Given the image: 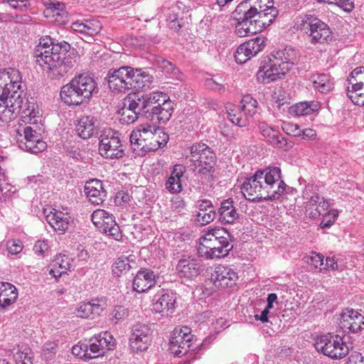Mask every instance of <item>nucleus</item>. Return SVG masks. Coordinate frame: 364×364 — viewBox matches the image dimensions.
Here are the masks:
<instances>
[{
    "label": "nucleus",
    "instance_id": "1",
    "mask_svg": "<svg viewBox=\"0 0 364 364\" xmlns=\"http://www.w3.org/2000/svg\"><path fill=\"white\" fill-rule=\"evenodd\" d=\"M25 97L21 73L12 68L0 69V120L7 123L21 114L25 124H19L16 130L18 146L38 154L47 147L37 130L39 109L33 99L31 101Z\"/></svg>",
    "mask_w": 364,
    "mask_h": 364
},
{
    "label": "nucleus",
    "instance_id": "2",
    "mask_svg": "<svg viewBox=\"0 0 364 364\" xmlns=\"http://www.w3.org/2000/svg\"><path fill=\"white\" fill-rule=\"evenodd\" d=\"M278 14L272 0H244L232 12L235 33L240 37L259 33L273 23Z\"/></svg>",
    "mask_w": 364,
    "mask_h": 364
},
{
    "label": "nucleus",
    "instance_id": "3",
    "mask_svg": "<svg viewBox=\"0 0 364 364\" xmlns=\"http://www.w3.org/2000/svg\"><path fill=\"white\" fill-rule=\"evenodd\" d=\"M287 185L282 180L281 169L269 166L257 170L241 186L244 197L251 201L277 200L284 193Z\"/></svg>",
    "mask_w": 364,
    "mask_h": 364
},
{
    "label": "nucleus",
    "instance_id": "4",
    "mask_svg": "<svg viewBox=\"0 0 364 364\" xmlns=\"http://www.w3.org/2000/svg\"><path fill=\"white\" fill-rule=\"evenodd\" d=\"M36 62L52 78L65 75L74 65L70 55L61 50V46L55 44L51 38L45 36L39 40L34 51Z\"/></svg>",
    "mask_w": 364,
    "mask_h": 364
},
{
    "label": "nucleus",
    "instance_id": "5",
    "mask_svg": "<svg viewBox=\"0 0 364 364\" xmlns=\"http://www.w3.org/2000/svg\"><path fill=\"white\" fill-rule=\"evenodd\" d=\"M145 117L151 122L164 124L173 113V102L161 92H154L141 96L132 95Z\"/></svg>",
    "mask_w": 364,
    "mask_h": 364
},
{
    "label": "nucleus",
    "instance_id": "6",
    "mask_svg": "<svg viewBox=\"0 0 364 364\" xmlns=\"http://www.w3.org/2000/svg\"><path fill=\"white\" fill-rule=\"evenodd\" d=\"M159 122L140 124L130 134V143L134 151L139 154H145L164 146L168 141V136Z\"/></svg>",
    "mask_w": 364,
    "mask_h": 364
},
{
    "label": "nucleus",
    "instance_id": "7",
    "mask_svg": "<svg viewBox=\"0 0 364 364\" xmlns=\"http://www.w3.org/2000/svg\"><path fill=\"white\" fill-rule=\"evenodd\" d=\"M232 248L230 233L223 228H214L204 230L198 252L207 259H215L227 256Z\"/></svg>",
    "mask_w": 364,
    "mask_h": 364
},
{
    "label": "nucleus",
    "instance_id": "8",
    "mask_svg": "<svg viewBox=\"0 0 364 364\" xmlns=\"http://www.w3.org/2000/svg\"><path fill=\"white\" fill-rule=\"evenodd\" d=\"M97 92V83L92 77L80 75L62 87L60 95L65 104L69 106L80 105Z\"/></svg>",
    "mask_w": 364,
    "mask_h": 364
},
{
    "label": "nucleus",
    "instance_id": "9",
    "mask_svg": "<svg viewBox=\"0 0 364 364\" xmlns=\"http://www.w3.org/2000/svg\"><path fill=\"white\" fill-rule=\"evenodd\" d=\"M296 25L299 29L304 31L314 45L329 43L333 40L331 28L314 14L299 16Z\"/></svg>",
    "mask_w": 364,
    "mask_h": 364
},
{
    "label": "nucleus",
    "instance_id": "10",
    "mask_svg": "<svg viewBox=\"0 0 364 364\" xmlns=\"http://www.w3.org/2000/svg\"><path fill=\"white\" fill-rule=\"evenodd\" d=\"M186 160L189 167L201 177L208 176L213 171L215 155L213 150L204 143H196L190 147V155Z\"/></svg>",
    "mask_w": 364,
    "mask_h": 364
},
{
    "label": "nucleus",
    "instance_id": "11",
    "mask_svg": "<svg viewBox=\"0 0 364 364\" xmlns=\"http://www.w3.org/2000/svg\"><path fill=\"white\" fill-rule=\"evenodd\" d=\"M99 153L106 159H119L124 155V146L122 144L118 132L112 129H105L99 137Z\"/></svg>",
    "mask_w": 364,
    "mask_h": 364
},
{
    "label": "nucleus",
    "instance_id": "12",
    "mask_svg": "<svg viewBox=\"0 0 364 364\" xmlns=\"http://www.w3.org/2000/svg\"><path fill=\"white\" fill-rule=\"evenodd\" d=\"M316 348L332 359H341L349 352V348L343 341V337L338 335L322 336L317 341Z\"/></svg>",
    "mask_w": 364,
    "mask_h": 364
},
{
    "label": "nucleus",
    "instance_id": "13",
    "mask_svg": "<svg viewBox=\"0 0 364 364\" xmlns=\"http://www.w3.org/2000/svg\"><path fill=\"white\" fill-rule=\"evenodd\" d=\"M91 220L100 232L119 241L122 235L112 214L105 210L97 209L91 215Z\"/></svg>",
    "mask_w": 364,
    "mask_h": 364
},
{
    "label": "nucleus",
    "instance_id": "14",
    "mask_svg": "<svg viewBox=\"0 0 364 364\" xmlns=\"http://www.w3.org/2000/svg\"><path fill=\"white\" fill-rule=\"evenodd\" d=\"M187 326L175 328L170 339V350L178 357L185 355L191 348L193 336Z\"/></svg>",
    "mask_w": 364,
    "mask_h": 364
},
{
    "label": "nucleus",
    "instance_id": "15",
    "mask_svg": "<svg viewBox=\"0 0 364 364\" xmlns=\"http://www.w3.org/2000/svg\"><path fill=\"white\" fill-rule=\"evenodd\" d=\"M151 341V328L141 323L134 324L132 328V333L129 337V346L134 353L146 350Z\"/></svg>",
    "mask_w": 364,
    "mask_h": 364
},
{
    "label": "nucleus",
    "instance_id": "16",
    "mask_svg": "<svg viewBox=\"0 0 364 364\" xmlns=\"http://www.w3.org/2000/svg\"><path fill=\"white\" fill-rule=\"evenodd\" d=\"M133 68L122 66L119 69H111L107 74L109 87L112 90L124 92L130 90Z\"/></svg>",
    "mask_w": 364,
    "mask_h": 364
},
{
    "label": "nucleus",
    "instance_id": "17",
    "mask_svg": "<svg viewBox=\"0 0 364 364\" xmlns=\"http://www.w3.org/2000/svg\"><path fill=\"white\" fill-rule=\"evenodd\" d=\"M287 73V68H284L278 60L273 58L260 67L257 73V79L261 83L268 84L281 79Z\"/></svg>",
    "mask_w": 364,
    "mask_h": 364
},
{
    "label": "nucleus",
    "instance_id": "18",
    "mask_svg": "<svg viewBox=\"0 0 364 364\" xmlns=\"http://www.w3.org/2000/svg\"><path fill=\"white\" fill-rule=\"evenodd\" d=\"M264 43V38L258 36L241 44L235 53V61L239 64L246 63L263 50Z\"/></svg>",
    "mask_w": 364,
    "mask_h": 364
},
{
    "label": "nucleus",
    "instance_id": "19",
    "mask_svg": "<svg viewBox=\"0 0 364 364\" xmlns=\"http://www.w3.org/2000/svg\"><path fill=\"white\" fill-rule=\"evenodd\" d=\"M43 213L48 223L60 234L65 232L73 223L72 217L68 213L55 208L44 209Z\"/></svg>",
    "mask_w": 364,
    "mask_h": 364
},
{
    "label": "nucleus",
    "instance_id": "20",
    "mask_svg": "<svg viewBox=\"0 0 364 364\" xmlns=\"http://www.w3.org/2000/svg\"><path fill=\"white\" fill-rule=\"evenodd\" d=\"M340 327L345 332L356 333L364 329V316L352 309L341 315Z\"/></svg>",
    "mask_w": 364,
    "mask_h": 364
},
{
    "label": "nucleus",
    "instance_id": "21",
    "mask_svg": "<svg viewBox=\"0 0 364 364\" xmlns=\"http://www.w3.org/2000/svg\"><path fill=\"white\" fill-rule=\"evenodd\" d=\"M176 270L180 277L192 279L203 271L202 260L193 257L182 258L178 262Z\"/></svg>",
    "mask_w": 364,
    "mask_h": 364
},
{
    "label": "nucleus",
    "instance_id": "22",
    "mask_svg": "<svg viewBox=\"0 0 364 364\" xmlns=\"http://www.w3.org/2000/svg\"><path fill=\"white\" fill-rule=\"evenodd\" d=\"M214 284L221 288L232 287L238 280L237 273L231 267L219 265L216 267L212 274Z\"/></svg>",
    "mask_w": 364,
    "mask_h": 364
},
{
    "label": "nucleus",
    "instance_id": "23",
    "mask_svg": "<svg viewBox=\"0 0 364 364\" xmlns=\"http://www.w3.org/2000/svg\"><path fill=\"white\" fill-rule=\"evenodd\" d=\"M71 29L84 37H92L102 29V23L96 18L77 20L72 23Z\"/></svg>",
    "mask_w": 364,
    "mask_h": 364
},
{
    "label": "nucleus",
    "instance_id": "24",
    "mask_svg": "<svg viewBox=\"0 0 364 364\" xmlns=\"http://www.w3.org/2000/svg\"><path fill=\"white\" fill-rule=\"evenodd\" d=\"M119 121L122 124H132L140 115H143L132 95H129L124 100L123 107L119 111Z\"/></svg>",
    "mask_w": 364,
    "mask_h": 364
},
{
    "label": "nucleus",
    "instance_id": "25",
    "mask_svg": "<svg viewBox=\"0 0 364 364\" xmlns=\"http://www.w3.org/2000/svg\"><path fill=\"white\" fill-rule=\"evenodd\" d=\"M259 129L260 133L268 140V141L274 147L289 149L291 144H289L285 138L279 133V132L271 126H268L265 122H259Z\"/></svg>",
    "mask_w": 364,
    "mask_h": 364
},
{
    "label": "nucleus",
    "instance_id": "26",
    "mask_svg": "<svg viewBox=\"0 0 364 364\" xmlns=\"http://www.w3.org/2000/svg\"><path fill=\"white\" fill-rule=\"evenodd\" d=\"M99 122L92 115L82 116L76 125V132L80 137L87 139L98 133Z\"/></svg>",
    "mask_w": 364,
    "mask_h": 364
},
{
    "label": "nucleus",
    "instance_id": "27",
    "mask_svg": "<svg viewBox=\"0 0 364 364\" xmlns=\"http://www.w3.org/2000/svg\"><path fill=\"white\" fill-rule=\"evenodd\" d=\"M272 55L281 65L287 68V72L298 63L300 57L299 51L291 46L274 51Z\"/></svg>",
    "mask_w": 364,
    "mask_h": 364
},
{
    "label": "nucleus",
    "instance_id": "28",
    "mask_svg": "<svg viewBox=\"0 0 364 364\" xmlns=\"http://www.w3.org/2000/svg\"><path fill=\"white\" fill-rule=\"evenodd\" d=\"M216 213L218 215V220L222 224H233L240 218V215L234 205V201L231 199L222 201Z\"/></svg>",
    "mask_w": 364,
    "mask_h": 364
},
{
    "label": "nucleus",
    "instance_id": "29",
    "mask_svg": "<svg viewBox=\"0 0 364 364\" xmlns=\"http://www.w3.org/2000/svg\"><path fill=\"white\" fill-rule=\"evenodd\" d=\"M197 208L198 211L195 215V220L202 225H205L213 221L217 215L213 203L209 200H198Z\"/></svg>",
    "mask_w": 364,
    "mask_h": 364
},
{
    "label": "nucleus",
    "instance_id": "30",
    "mask_svg": "<svg viewBox=\"0 0 364 364\" xmlns=\"http://www.w3.org/2000/svg\"><path fill=\"white\" fill-rule=\"evenodd\" d=\"M85 193L89 200L95 205L103 202L106 196L102 182L98 179H93L86 183Z\"/></svg>",
    "mask_w": 364,
    "mask_h": 364
},
{
    "label": "nucleus",
    "instance_id": "31",
    "mask_svg": "<svg viewBox=\"0 0 364 364\" xmlns=\"http://www.w3.org/2000/svg\"><path fill=\"white\" fill-rule=\"evenodd\" d=\"M154 284V273L147 269L139 271L133 280V289L137 293H144Z\"/></svg>",
    "mask_w": 364,
    "mask_h": 364
},
{
    "label": "nucleus",
    "instance_id": "32",
    "mask_svg": "<svg viewBox=\"0 0 364 364\" xmlns=\"http://www.w3.org/2000/svg\"><path fill=\"white\" fill-rule=\"evenodd\" d=\"M44 15L48 21L58 24H65L68 20L65 5L62 2L50 3L44 10Z\"/></svg>",
    "mask_w": 364,
    "mask_h": 364
},
{
    "label": "nucleus",
    "instance_id": "33",
    "mask_svg": "<svg viewBox=\"0 0 364 364\" xmlns=\"http://www.w3.org/2000/svg\"><path fill=\"white\" fill-rule=\"evenodd\" d=\"M74 260L65 254L56 255L52 263L49 274L55 278L60 277L74 268Z\"/></svg>",
    "mask_w": 364,
    "mask_h": 364
},
{
    "label": "nucleus",
    "instance_id": "34",
    "mask_svg": "<svg viewBox=\"0 0 364 364\" xmlns=\"http://www.w3.org/2000/svg\"><path fill=\"white\" fill-rule=\"evenodd\" d=\"M185 168L181 165H175L170 176L166 182V188L172 193H180L182 191L181 178L183 176Z\"/></svg>",
    "mask_w": 364,
    "mask_h": 364
},
{
    "label": "nucleus",
    "instance_id": "35",
    "mask_svg": "<svg viewBox=\"0 0 364 364\" xmlns=\"http://www.w3.org/2000/svg\"><path fill=\"white\" fill-rule=\"evenodd\" d=\"M226 109L228 118L233 124L240 127L248 124L250 118L247 113L243 112L241 106L229 105Z\"/></svg>",
    "mask_w": 364,
    "mask_h": 364
},
{
    "label": "nucleus",
    "instance_id": "36",
    "mask_svg": "<svg viewBox=\"0 0 364 364\" xmlns=\"http://www.w3.org/2000/svg\"><path fill=\"white\" fill-rule=\"evenodd\" d=\"M102 311V306L99 298L90 302H83L76 309V314L81 318H88L91 315H99Z\"/></svg>",
    "mask_w": 364,
    "mask_h": 364
},
{
    "label": "nucleus",
    "instance_id": "37",
    "mask_svg": "<svg viewBox=\"0 0 364 364\" xmlns=\"http://www.w3.org/2000/svg\"><path fill=\"white\" fill-rule=\"evenodd\" d=\"M151 77L141 69H134L132 74L130 89L143 90L149 87L151 82Z\"/></svg>",
    "mask_w": 364,
    "mask_h": 364
},
{
    "label": "nucleus",
    "instance_id": "38",
    "mask_svg": "<svg viewBox=\"0 0 364 364\" xmlns=\"http://www.w3.org/2000/svg\"><path fill=\"white\" fill-rule=\"evenodd\" d=\"M320 107V103L317 101L301 102L291 107V113L298 117L310 115L318 110Z\"/></svg>",
    "mask_w": 364,
    "mask_h": 364
},
{
    "label": "nucleus",
    "instance_id": "39",
    "mask_svg": "<svg viewBox=\"0 0 364 364\" xmlns=\"http://www.w3.org/2000/svg\"><path fill=\"white\" fill-rule=\"evenodd\" d=\"M314 87L321 93H327L333 89V83L327 74H315L311 77Z\"/></svg>",
    "mask_w": 364,
    "mask_h": 364
},
{
    "label": "nucleus",
    "instance_id": "40",
    "mask_svg": "<svg viewBox=\"0 0 364 364\" xmlns=\"http://www.w3.org/2000/svg\"><path fill=\"white\" fill-rule=\"evenodd\" d=\"M90 341L97 342L105 353L108 350H114L116 346V340L108 331L95 335L90 338Z\"/></svg>",
    "mask_w": 364,
    "mask_h": 364
},
{
    "label": "nucleus",
    "instance_id": "41",
    "mask_svg": "<svg viewBox=\"0 0 364 364\" xmlns=\"http://www.w3.org/2000/svg\"><path fill=\"white\" fill-rule=\"evenodd\" d=\"M303 197L305 200H306V210L309 213L313 211V208H316L323 198L320 196L317 192L314 191V186L312 185H308L306 186L303 193Z\"/></svg>",
    "mask_w": 364,
    "mask_h": 364
},
{
    "label": "nucleus",
    "instance_id": "42",
    "mask_svg": "<svg viewBox=\"0 0 364 364\" xmlns=\"http://www.w3.org/2000/svg\"><path fill=\"white\" fill-rule=\"evenodd\" d=\"M130 257L122 255L118 257L112 265V274L116 277L125 274L131 269Z\"/></svg>",
    "mask_w": 364,
    "mask_h": 364
},
{
    "label": "nucleus",
    "instance_id": "43",
    "mask_svg": "<svg viewBox=\"0 0 364 364\" xmlns=\"http://www.w3.org/2000/svg\"><path fill=\"white\" fill-rule=\"evenodd\" d=\"M154 64L157 65L162 71L171 78H178L180 72L171 62L163 58H156L154 59Z\"/></svg>",
    "mask_w": 364,
    "mask_h": 364
},
{
    "label": "nucleus",
    "instance_id": "44",
    "mask_svg": "<svg viewBox=\"0 0 364 364\" xmlns=\"http://www.w3.org/2000/svg\"><path fill=\"white\" fill-rule=\"evenodd\" d=\"M14 360L16 364H33V353L26 346H18V350L14 353Z\"/></svg>",
    "mask_w": 364,
    "mask_h": 364
},
{
    "label": "nucleus",
    "instance_id": "45",
    "mask_svg": "<svg viewBox=\"0 0 364 364\" xmlns=\"http://www.w3.org/2000/svg\"><path fill=\"white\" fill-rule=\"evenodd\" d=\"M173 297H159L152 304V311L156 313H164L165 311H172L175 306V299Z\"/></svg>",
    "mask_w": 364,
    "mask_h": 364
},
{
    "label": "nucleus",
    "instance_id": "46",
    "mask_svg": "<svg viewBox=\"0 0 364 364\" xmlns=\"http://www.w3.org/2000/svg\"><path fill=\"white\" fill-rule=\"evenodd\" d=\"M240 106L243 112L247 113L250 118H252L257 113L258 102L251 95H247L241 100Z\"/></svg>",
    "mask_w": 364,
    "mask_h": 364
},
{
    "label": "nucleus",
    "instance_id": "47",
    "mask_svg": "<svg viewBox=\"0 0 364 364\" xmlns=\"http://www.w3.org/2000/svg\"><path fill=\"white\" fill-rule=\"evenodd\" d=\"M72 353L79 359L88 360L89 357L88 345L84 343H78L72 348Z\"/></svg>",
    "mask_w": 364,
    "mask_h": 364
},
{
    "label": "nucleus",
    "instance_id": "48",
    "mask_svg": "<svg viewBox=\"0 0 364 364\" xmlns=\"http://www.w3.org/2000/svg\"><path fill=\"white\" fill-rule=\"evenodd\" d=\"M348 82L349 85H364V67L355 68L350 75Z\"/></svg>",
    "mask_w": 364,
    "mask_h": 364
},
{
    "label": "nucleus",
    "instance_id": "49",
    "mask_svg": "<svg viewBox=\"0 0 364 364\" xmlns=\"http://www.w3.org/2000/svg\"><path fill=\"white\" fill-rule=\"evenodd\" d=\"M8 253L11 255H16L23 250V243L19 240H9L6 244Z\"/></svg>",
    "mask_w": 364,
    "mask_h": 364
},
{
    "label": "nucleus",
    "instance_id": "50",
    "mask_svg": "<svg viewBox=\"0 0 364 364\" xmlns=\"http://www.w3.org/2000/svg\"><path fill=\"white\" fill-rule=\"evenodd\" d=\"M306 261L315 269L320 268V270L322 269V267L324 265L323 256L316 252H311L310 255L306 257Z\"/></svg>",
    "mask_w": 364,
    "mask_h": 364
},
{
    "label": "nucleus",
    "instance_id": "51",
    "mask_svg": "<svg viewBox=\"0 0 364 364\" xmlns=\"http://www.w3.org/2000/svg\"><path fill=\"white\" fill-rule=\"evenodd\" d=\"M88 345V350H89V357L90 359L98 358L100 356H103L105 353L101 347L100 346L97 342L90 341H89Z\"/></svg>",
    "mask_w": 364,
    "mask_h": 364
},
{
    "label": "nucleus",
    "instance_id": "52",
    "mask_svg": "<svg viewBox=\"0 0 364 364\" xmlns=\"http://www.w3.org/2000/svg\"><path fill=\"white\" fill-rule=\"evenodd\" d=\"M18 294L16 287L9 282H0V296H9Z\"/></svg>",
    "mask_w": 364,
    "mask_h": 364
},
{
    "label": "nucleus",
    "instance_id": "53",
    "mask_svg": "<svg viewBox=\"0 0 364 364\" xmlns=\"http://www.w3.org/2000/svg\"><path fill=\"white\" fill-rule=\"evenodd\" d=\"M283 130L287 132V134L294 136H301V129L296 124L289 123L284 124Z\"/></svg>",
    "mask_w": 364,
    "mask_h": 364
},
{
    "label": "nucleus",
    "instance_id": "54",
    "mask_svg": "<svg viewBox=\"0 0 364 364\" xmlns=\"http://www.w3.org/2000/svg\"><path fill=\"white\" fill-rule=\"evenodd\" d=\"M330 205V203L328 200H325L322 198V200H320L318 205L315 208V212L311 211L309 215L312 218H316L317 215H319L322 213L323 211L326 210Z\"/></svg>",
    "mask_w": 364,
    "mask_h": 364
},
{
    "label": "nucleus",
    "instance_id": "55",
    "mask_svg": "<svg viewBox=\"0 0 364 364\" xmlns=\"http://www.w3.org/2000/svg\"><path fill=\"white\" fill-rule=\"evenodd\" d=\"M333 4L347 12H350L354 8V4L351 0H333Z\"/></svg>",
    "mask_w": 364,
    "mask_h": 364
},
{
    "label": "nucleus",
    "instance_id": "56",
    "mask_svg": "<svg viewBox=\"0 0 364 364\" xmlns=\"http://www.w3.org/2000/svg\"><path fill=\"white\" fill-rule=\"evenodd\" d=\"M58 345L53 342L46 343L43 346V353L47 358L52 357L55 353Z\"/></svg>",
    "mask_w": 364,
    "mask_h": 364
},
{
    "label": "nucleus",
    "instance_id": "57",
    "mask_svg": "<svg viewBox=\"0 0 364 364\" xmlns=\"http://www.w3.org/2000/svg\"><path fill=\"white\" fill-rule=\"evenodd\" d=\"M112 317L117 320L124 318L128 315L127 309L124 306H117L112 313Z\"/></svg>",
    "mask_w": 364,
    "mask_h": 364
},
{
    "label": "nucleus",
    "instance_id": "58",
    "mask_svg": "<svg viewBox=\"0 0 364 364\" xmlns=\"http://www.w3.org/2000/svg\"><path fill=\"white\" fill-rule=\"evenodd\" d=\"M205 85L209 89L218 90L219 92L225 90L224 85L215 81L213 78L207 79L205 81Z\"/></svg>",
    "mask_w": 364,
    "mask_h": 364
},
{
    "label": "nucleus",
    "instance_id": "59",
    "mask_svg": "<svg viewBox=\"0 0 364 364\" xmlns=\"http://www.w3.org/2000/svg\"><path fill=\"white\" fill-rule=\"evenodd\" d=\"M167 21L169 22V28L175 31H178L182 27L178 16L171 18L170 16L167 18Z\"/></svg>",
    "mask_w": 364,
    "mask_h": 364
},
{
    "label": "nucleus",
    "instance_id": "60",
    "mask_svg": "<svg viewBox=\"0 0 364 364\" xmlns=\"http://www.w3.org/2000/svg\"><path fill=\"white\" fill-rule=\"evenodd\" d=\"M48 249V244L44 241H38L33 247V250L37 254H43Z\"/></svg>",
    "mask_w": 364,
    "mask_h": 364
},
{
    "label": "nucleus",
    "instance_id": "61",
    "mask_svg": "<svg viewBox=\"0 0 364 364\" xmlns=\"http://www.w3.org/2000/svg\"><path fill=\"white\" fill-rule=\"evenodd\" d=\"M316 136V131L312 129H301V136L303 139H314Z\"/></svg>",
    "mask_w": 364,
    "mask_h": 364
},
{
    "label": "nucleus",
    "instance_id": "62",
    "mask_svg": "<svg viewBox=\"0 0 364 364\" xmlns=\"http://www.w3.org/2000/svg\"><path fill=\"white\" fill-rule=\"evenodd\" d=\"M9 6L14 9L22 11L26 7V4H23V1L11 0L9 2Z\"/></svg>",
    "mask_w": 364,
    "mask_h": 364
},
{
    "label": "nucleus",
    "instance_id": "63",
    "mask_svg": "<svg viewBox=\"0 0 364 364\" xmlns=\"http://www.w3.org/2000/svg\"><path fill=\"white\" fill-rule=\"evenodd\" d=\"M322 269H331L332 270H335L338 269V264L335 262L334 258L327 257Z\"/></svg>",
    "mask_w": 364,
    "mask_h": 364
},
{
    "label": "nucleus",
    "instance_id": "64",
    "mask_svg": "<svg viewBox=\"0 0 364 364\" xmlns=\"http://www.w3.org/2000/svg\"><path fill=\"white\" fill-rule=\"evenodd\" d=\"M77 257L81 261H86L89 258L90 255L86 250L79 247L77 249Z\"/></svg>",
    "mask_w": 364,
    "mask_h": 364
}]
</instances>
